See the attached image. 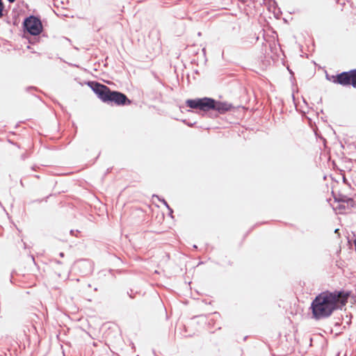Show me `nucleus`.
<instances>
[{
	"mask_svg": "<svg viewBox=\"0 0 356 356\" xmlns=\"http://www.w3.org/2000/svg\"><path fill=\"white\" fill-rule=\"evenodd\" d=\"M16 273V271L15 270H13L11 273H10V281L11 283H13V275L14 274Z\"/></svg>",
	"mask_w": 356,
	"mask_h": 356,
	"instance_id": "nucleus-10",
	"label": "nucleus"
},
{
	"mask_svg": "<svg viewBox=\"0 0 356 356\" xmlns=\"http://www.w3.org/2000/svg\"><path fill=\"white\" fill-rule=\"evenodd\" d=\"M331 80L333 83L343 86H352L355 88L356 85V69L348 72H343L335 76H332Z\"/></svg>",
	"mask_w": 356,
	"mask_h": 356,
	"instance_id": "nucleus-4",
	"label": "nucleus"
},
{
	"mask_svg": "<svg viewBox=\"0 0 356 356\" xmlns=\"http://www.w3.org/2000/svg\"><path fill=\"white\" fill-rule=\"evenodd\" d=\"M253 228H254V227H252V228L248 231V233H250V232H252V230L253 229Z\"/></svg>",
	"mask_w": 356,
	"mask_h": 356,
	"instance_id": "nucleus-19",
	"label": "nucleus"
},
{
	"mask_svg": "<svg viewBox=\"0 0 356 356\" xmlns=\"http://www.w3.org/2000/svg\"><path fill=\"white\" fill-rule=\"evenodd\" d=\"M59 256H60V257H64V256H65L64 252H60Z\"/></svg>",
	"mask_w": 356,
	"mask_h": 356,
	"instance_id": "nucleus-15",
	"label": "nucleus"
},
{
	"mask_svg": "<svg viewBox=\"0 0 356 356\" xmlns=\"http://www.w3.org/2000/svg\"><path fill=\"white\" fill-rule=\"evenodd\" d=\"M3 8V6L2 1H1V0H0V17H2V15H3V13H2Z\"/></svg>",
	"mask_w": 356,
	"mask_h": 356,
	"instance_id": "nucleus-9",
	"label": "nucleus"
},
{
	"mask_svg": "<svg viewBox=\"0 0 356 356\" xmlns=\"http://www.w3.org/2000/svg\"><path fill=\"white\" fill-rule=\"evenodd\" d=\"M136 356H139V355H136Z\"/></svg>",
	"mask_w": 356,
	"mask_h": 356,
	"instance_id": "nucleus-25",
	"label": "nucleus"
},
{
	"mask_svg": "<svg viewBox=\"0 0 356 356\" xmlns=\"http://www.w3.org/2000/svg\"><path fill=\"white\" fill-rule=\"evenodd\" d=\"M124 236L126 238H127L129 240V242L131 241V234H124Z\"/></svg>",
	"mask_w": 356,
	"mask_h": 356,
	"instance_id": "nucleus-11",
	"label": "nucleus"
},
{
	"mask_svg": "<svg viewBox=\"0 0 356 356\" xmlns=\"http://www.w3.org/2000/svg\"><path fill=\"white\" fill-rule=\"evenodd\" d=\"M336 214H345L351 212L356 207V202H327Z\"/></svg>",
	"mask_w": 356,
	"mask_h": 356,
	"instance_id": "nucleus-6",
	"label": "nucleus"
},
{
	"mask_svg": "<svg viewBox=\"0 0 356 356\" xmlns=\"http://www.w3.org/2000/svg\"><path fill=\"white\" fill-rule=\"evenodd\" d=\"M161 203H162L165 207H167L168 210V214L172 218V209L169 207L168 204V202H160Z\"/></svg>",
	"mask_w": 356,
	"mask_h": 356,
	"instance_id": "nucleus-8",
	"label": "nucleus"
},
{
	"mask_svg": "<svg viewBox=\"0 0 356 356\" xmlns=\"http://www.w3.org/2000/svg\"><path fill=\"white\" fill-rule=\"evenodd\" d=\"M0 205L1 206V202L0 201Z\"/></svg>",
	"mask_w": 356,
	"mask_h": 356,
	"instance_id": "nucleus-24",
	"label": "nucleus"
},
{
	"mask_svg": "<svg viewBox=\"0 0 356 356\" xmlns=\"http://www.w3.org/2000/svg\"><path fill=\"white\" fill-rule=\"evenodd\" d=\"M134 259H135V261H136V260H137V259H138V257H136L135 256Z\"/></svg>",
	"mask_w": 356,
	"mask_h": 356,
	"instance_id": "nucleus-23",
	"label": "nucleus"
},
{
	"mask_svg": "<svg viewBox=\"0 0 356 356\" xmlns=\"http://www.w3.org/2000/svg\"><path fill=\"white\" fill-rule=\"evenodd\" d=\"M10 3H13L15 0H8Z\"/></svg>",
	"mask_w": 356,
	"mask_h": 356,
	"instance_id": "nucleus-18",
	"label": "nucleus"
},
{
	"mask_svg": "<svg viewBox=\"0 0 356 356\" xmlns=\"http://www.w3.org/2000/svg\"><path fill=\"white\" fill-rule=\"evenodd\" d=\"M187 106L191 108L199 109L207 112L215 110L220 114L234 110L236 107L227 102L216 101L209 97H204L195 99H188L186 102Z\"/></svg>",
	"mask_w": 356,
	"mask_h": 356,
	"instance_id": "nucleus-2",
	"label": "nucleus"
},
{
	"mask_svg": "<svg viewBox=\"0 0 356 356\" xmlns=\"http://www.w3.org/2000/svg\"><path fill=\"white\" fill-rule=\"evenodd\" d=\"M193 248L197 249V246L196 245H193Z\"/></svg>",
	"mask_w": 356,
	"mask_h": 356,
	"instance_id": "nucleus-21",
	"label": "nucleus"
},
{
	"mask_svg": "<svg viewBox=\"0 0 356 356\" xmlns=\"http://www.w3.org/2000/svg\"><path fill=\"white\" fill-rule=\"evenodd\" d=\"M55 262H56V264H63V263H62V261H59V260H58V259H55Z\"/></svg>",
	"mask_w": 356,
	"mask_h": 356,
	"instance_id": "nucleus-14",
	"label": "nucleus"
},
{
	"mask_svg": "<svg viewBox=\"0 0 356 356\" xmlns=\"http://www.w3.org/2000/svg\"><path fill=\"white\" fill-rule=\"evenodd\" d=\"M354 245H355V249L356 250V238L354 240Z\"/></svg>",
	"mask_w": 356,
	"mask_h": 356,
	"instance_id": "nucleus-17",
	"label": "nucleus"
},
{
	"mask_svg": "<svg viewBox=\"0 0 356 356\" xmlns=\"http://www.w3.org/2000/svg\"><path fill=\"white\" fill-rule=\"evenodd\" d=\"M351 292L349 291L326 290L318 293L312 301L309 310L315 321L325 319L348 302Z\"/></svg>",
	"mask_w": 356,
	"mask_h": 356,
	"instance_id": "nucleus-1",
	"label": "nucleus"
},
{
	"mask_svg": "<svg viewBox=\"0 0 356 356\" xmlns=\"http://www.w3.org/2000/svg\"><path fill=\"white\" fill-rule=\"evenodd\" d=\"M132 289H130L129 291H127V295L131 298H134V296H132Z\"/></svg>",
	"mask_w": 356,
	"mask_h": 356,
	"instance_id": "nucleus-12",
	"label": "nucleus"
},
{
	"mask_svg": "<svg viewBox=\"0 0 356 356\" xmlns=\"http://www.w3.org/2000/svg\"><path fill=\"white\" fill-rule=\"evenodd\" d=\"M90 86L98 97L104 102L114 103L118 106L129 105L131 104L127 96L118 91H112L106 86L97 82H90Z\"/></svg>",
	"mask_w": 356,
	"mask_h": 356,
	"instance_id": "nucleus-3",
	"label": "nucleus"
},
{
	"mask_svg": "<svg viewBox=\"0 0 356 356\" xmlns=\"http://www.w3.org/2000/svg\"><path fill=\"white\" fill-rule=\"evenodd\" d=\"M24 25L26 30L33 35H38L42 31V25L40 20L34 16L27 17L24 20Z\"/></svg>",
	"mask_w": 356,
	"mask_h": 356,
	"instance_id": "nucleus-5",
	"label": "nucleus"
},
{
	"mask_svg": "<svg viewBox=\"0 0 356 356\" xmlns=\"http://www.w3.org/2000/svg\"><path fill=\"white\" fill-rule=\"evenodd\" d=\"M67 207H69L70 209H72V207H73V205H72V202H68L67 203Z\"/></svg>",
	"mask_w": 356,
	"mask_h": 356,
	"instance_id": "nucleus-13",
	"label": "nucleus"
},
{
	"mask_svg": "<svg viewBox=\"0 0 356 356\" xmlns=\"http://www.w3.org/2000/svg\"><path fill=\"white\" fill-rule=\"evenodd\" d=\"M131 348L134 349V343H131Z\"/></svg>",
	"mask_w": 356,
	"mask_h": 356,
	"instance_id": "nucleus-22",
	"label": "nucleus"
},
{
	"mask_svg": "<svg viewBox=\"0 0 356 356\" xmlns=\"http://www.w3.org/2000/svg\"><path fill=\"white\" fill-rule=\"evenodd\" d=\"M339 229H336L334 230V232H335V233H337V232H339Z\"/></svg>",
	"mask_w": 356,
	"mask_h": 356,
	"instance_id": "nucleus-20",
	"label": "nucleus"
},
{
	"mask_svg": "<svg viewBox=\"0 0 356 356\" xmlns=\"http://www.w3.org/2000/svg\"><path fill=\"white\" fill-rule=\"evenodd\" d=\"M70 234L71 235H74V231L73 229L70 230Z\"/></svg>",
	"mask_w": 356,
	"mask_h": 356,
	"instance_id": "nucleus-16",
	"label": "nucleus"
},
{
	"mask_svg": "<svg viewBox=\"0 0 356 356\" xmlns=\"http://www.w3.org/2000/svg\"><path fill=\"white\" fill-rule=\"evenodd\" d=\"M79 264L83 267L87 268V270L85 272L86 274L90 273L92 272L91 264L88 260H81Z\"/></svg>",
	"mask_w": 356,
	"mask_h": 356,
	"instance_id": "nucleus-7",
	"label": "nucleus"
}]
</instances>
